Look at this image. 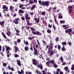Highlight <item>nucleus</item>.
Here are the masks:
<instances>
[{
    "label": "nucleus",
    "mask_w": 74,
    "mask_h": 74,
    "mask_svg": "<svg viewBox=\"0 0 74 74\" xmlns=\"http://www.w3.org/2000/svg\"><path fill=\"white\" fill-rule=\"evenodd\" d=\"M50 2L48 1H42V2L40 0L38 1V3L40 4H42L43 6H49V3Z\"/></svg>",
    "instance_id": "1"
},
{
    "label": "nucleus",
    "mask_w": 74,
    "mask_h": 74,
    "mask_svg": "<svg viewBox=\"0 0 74 74\" xmlns=\"http://www.w3.org/2000/svg\"><path fill=\"white\" fill-rule=\"evenodd\" d=\"M30 28L31 30H32V33L34 35H37V36H42L41 33H40L39 32L37 31L36 32L34 31V30H36L35 29L33 28L32 27H30Z\"/></svg>",
    "instance_id": "2"
},
{
    "label": "nucleus",
    "mask_w": 74,
    "mask_h": 74,
    "mask_svg": "<svg viewBox=\"0 0 74 74\" xmlns=\"http://www.w3.org/2000/svg\"><path fill=\"white\" fill-rule=\"evenodd\" d=\"M53 43L51 41H50V47L48 48V53L49 54L50 53V50L53 49Z\"/></svg>",
    "instance_id": "3"
},
{
    "label": "nucleus",
    "mask_w": 74,
    "mask_h": 74,
    "mask_svg": "<svg viewBox=\"0 0 74 74\" xmlns=\"http://www.w3.org/2000/svg\"><path fill=\"white\" fill-rule=\"evenodd\" d=\"M32 63L34 65H35L36 66H37V63L38 64V61L36 60V59H32Z\"/></svg>",
    "instance_id": "4"
},
{
    "label": "nucleus",
    "mask_w": 74,
    "mask_h": 74,
    "mask_svg": "<svg viewBox=\"0 0 74 74\" xmlns=\"http://www.w3.org/2000/svg\"><path fill=\"white\" fill-rule=\"evenodd\" d=\"M19 21V18H16L14 19L13 22L15 23V24H18V23H19L18 21Z\"/></svg>",
    "instance_id": "5"
},
{
    "label": "nucleus",
    "mask_w": 74,
    "mask_h": 74,
    "mask_svg": "<svg viewBox=\"0 0 74 74\" xmlns=\"http://www.w3.org/2000/svg\"><path fill=\"white\" fill-rule=\"evenodd\" d=\"M25 19L27 21H28L27 20H30L31 19L30 17H29V14H27L25 15Z\"/></svg>",
    "instance_id": "6"
},
{
    "label": "nucleus",
    "mask_w": 74,
    "mask_h": 74,
    "mask_svg": "<svg viewBox=\"0 0 74 74\" xmlns=\"http://www.w3.org/2000/svg\"><path fill=\"white\" fill-rule=\"evenodd\" d=\"M23 12H24V11L21 9L18 10V14L20 16H22V14Z\"/></svg>",
    "instance_id": "7"
},
{
    "label": "nucleus",
    "mask_w": 74,
    "mask_h": 74,
    "mask_svg": "<svg viewBox=\"0 0 74 74\" xmlns=\"http://www.w3.org/2000/svg\"><path fill=\"white\" fill-rule=\"evenodd\" d=\"M71 31H72L71 29H69L65 30V33H69V35H70V34H71V33H70L71 32Z\"/></svg>",
    "instance_id": "8"
},
{
    "label": "nucleus",
    "mask_w": 74,
    "mask_h": 74,
    "mask_svg": "<svg viewBox=\"0 0 74 74\" xmlns=\"http://www.w3.org/2000/svg\"><path fill=\"white\" fill-rule=\"evenodd\" d=\"M2 8L3 10H3V11H8V7H7L6 5H3L2 7Z\"/></svg>",
    "instance_id": "9"
},
{
    "label": "nucleus",
    "mask_w": 74,
    "mask_h": 74,
    "mask_svg": "<svg viewBox=\"0 0 74 74\" xmlns=\"http://www.w3.org/2000/svg\"><path fill=\"white\" fill-rule=\"evenodd\" d=\"M72 8V6H69L68 7V8L69 9V14H70V13H71V12H72L73 10L71 9Z\"/></svg>",
    "instance_id": "10"
},
{
    "label": "nucleus",
    "mask_w": 74,
    "mask_h": 74,
    "mask_svg": "<svg viewBox=\"0 0 74 74\" xmlns=\"http://www.w3.org/2000/svg\"><path fill=\"white\" fill-rule=\"evenodd\" d=\"M34 19L35 20L36 23H38L40 22V18H39L37 19V18H34Z\"/></svg>",
    "instance_id": "11"
},
{
    "label": "nucleus",
    "mask_w": 74,
    "mask_h": 74,
    "mask_svg": "<svg viewBox=\"0 0 74 74\" xmlns=\"http://www.w3.org/2000/svg\"><path fill=\"white\" fill-rule=\"evenodd\" d=\"M4 23H5V22L4 21H2L0 22V25L2 27L4 26Z\"/></svg>",
    "instance_id": "12"
},
{
    "label": "nucleus",
    "mask_w": 74,
    "mask_h": 74,
    "mask_svg": "<svg viewBox=\"0 0 74 74\" xmlns=\"http://www.w3.org/2000/svg\"><path fill=\"white\" fill-rule=\"evenodd\" d=\"M34 54L35 55H38V52L37 49H35V50H34Z\"/></svg>",
    "instance_id": "13"
},
{
    "label": "nucleus",
    "mask_w": 74,
    "mask_h": 74,
    "mask_svg": "<svg viewBox=\"0 0 74 74\" xmlns=\"http://www.w3.org/2000/svg\"><path fill=\"white\" fill-rule=\"evenodd\" d=\"M27 25L28 26H31L32 25H33V24L32 23H30V21L29 20H27Z\"/></svg>",
    "instance_id": "14"
},
{
    "label": "nucleus",
    "mask_w": 74,
    "mask_h": 74,
    "mask_svg": "<svg viewBox=\"0 0 74 74\" xmlns=\"http://www.w3.org/2000/svg\"><path fill=\"white\" fill-rule=\"evenodd\" d=\"M17 73L19 74H24V72L23 71V70L22 69L21 70V72L20 71H17Z\"/></svg>",
    "instance_id": "15"
},
{
    "label": "nucleus",
    "mask_w": 74,
    "mask_h": 74,
    "mask_svg": "<svg viewBox=\"0 0 74 74\" xmlns=\"http://www.w3.org/2000/svg\"><path fill=\"white\" fill-rule=\"evenodd\" d=\"M14 48H15L14 50H15L14 52H16H16H17V51L19 50V49H18V47H17V46H14Z\"/></svg>",
    "instance_id": "16"
},
{
    "label": "nucleus",
    "mask_w": 74,
    "mask_h": 74,
    "mask_svg": "<svg viewBox=\"0 0 74 74\" xmlns=\"http://www.w3.org/2000/svg\"><path fill=\"white\" fill-rule=\"evenodd\" d=\"M36 5H33L32 7H31V8H30V10L31 11H32L33 10H34V9L36 8Z\"/></svg>",
    "instance_id": "17"
},
{
    "label": "nucleus",
    "mask_w": 74,
    "mask_h": 74,
    "mask_svg": "<svg viewBox=\"0 0 74 74\" xmlns=\"http://www.w3.org/2000/svg\"><path fill=\"white\" fill-rule=\"evenodd\" d=\"M17 65L19 66H21V62L20 60H17Z\"/></svg>",
    "instance_id": "18"
},
{
    "label": "nucleus",
    "mask_w": 74,
    "mask_h": 74,
    "mask_svg": "<svg viewBox=\"0 0 74 74\" xmlns=\"http://www.w3.org/2000/svg\"><path fill=\"white\" fill-rule=\"evenodd\" d=\"M1 34L3 37H4L5 39H7V37L5 36V34L4 33V32H2L1 33Z\"/></svg>",
    "instance_id": "19"
},
{
    "label": "nucleus",
    "mask_w": 74,
    "mask_h": 74,
    "mask_svg": "<svg viewBox=\"0 0 74 74\" xmlns=\"http://www.w3.org/2000/svg\"><path fill=\"white\" fill-rule=\"evenodd\" d=\"M62 27H64V29H65V30H67L69 28V27H67V25H62Z\"/></svg>",
    "instance_id": "20"
},
{
    "label": "nucleus",
    "mask_w": 74,
    "mask_h": 74,
    "mask_svg": "<svg viewBox=\"0 0 74 74\" xmlns=\"http://www.w3.org/2000/svg\"><path fill=\"white\" fill-rule=\"evenodd\" d=\"M5 49H6V51H8L9 50H11V48H10V47L9 46H7V47H5Z\"/></svg>",
    "instance_id": "21"
},
{
    "label": "nucleus",
    "mask_w": 74,
    "mask_h": 74,
    "mask_svg": "<svg viewBox=\"0 0 74 74\" xmlns=\"http://www.w3.org/2000/svg\"><path fill=\"white\" fill-rule=\"evenodd\" d=\"M61 49L62 51H66V49L64 47V46H63V47Z\"/></svg>",
    "instance_id": "22"
},
{
    "label": "nucleus",
    "mask_w": 74,
    "mask_h": 74,
    "mask_svg": "<svg viewBox=\"0 0 74 74\" xmlns=\"http://www.w3.org/2000/svg\"><path fill=\"white\" fill-rule=\"evenodd\" d=\"M50 63H51V64H54L55 63V60H51L49 61Z\"/></svg>",
    "instance_id": "23"
},
{
    "label": "nucleus",
    "mask_w": 74,
    "mask_h": 74,
    "mask_svg": "<svg viewBox=\"0 0 74 74\" xmlns=\"http://www.w3.org/2000/svg\"><path fill=\"white\" fill-rule=\"evenodd\" d=\"M50 53H49L50 55H53L54 54V53L53 52V51L52 50H50Z\"/></svg>",
    "instance_id": "24"
},
{
    "label": "nucleus",
    "mask_w": 74,
    "mask_h": 74,
    "mask_svg": "<svg viewBox=\"0 0 74 74\" xmlns=\"http://www.w3.org/2000/svg\"><path fill=\"white\" fill-rule=\"evenodd\" d=\"M41 14L42 15H43V16H45V15H46V13H45V12H42L41 13Z\"/></svg>",
    "instance_id": "25"
},
{
    "label": "nucleus",
    "mask_w": 74,
    "mask_h": 74,
    "mask_svg": "<svg viewBox=\"0 0 74 74\" xmlns=\"http://www.w3.org/2000/svg\"><path fill=\"white\" fill-rule=\"evenodd\" d=\"M47 32L49 34H51V30H50L49 29H48L47 30Z\"/></svg>",
    "instance_id": "26"
},
{
    "label": "nucleus",
    "mask_w": 74,
    "mask_h": 74,
    "mask_svg": "<svg viewBox=\"0 0 74 74\" xmlns=\"http://www.w3.org/2000/svg\"><path fill=\"white\" fill-rule=\"evenodd\" d=\"M10 10L12 11V12H13V7L12 6H10Z\"/></svg>",
    "instance_id": "27"
},
{
    "label": "nucleus",
    "mask_w": 74,
    "mask_h": 74,
    "mask_svg": "<svg viewBox=\"0 0 74 74\" xmlns=\"http://www.w3.org/2000/svg\"><path fill=\"white\" fill-rule=\"evenodd\" d=\"M16 32L17 33H20V32L19 31V30L18 29H16V27L14 28Z\"/></svg>",
    "instance_id": "28"
},
{
    "label": "nucleus",
    "mask_w": 74,
    "mask_h": 74,
    "mask_svg": "<svg viewBox=\"0 0 74 74\" xmlns=\"http://www.w3.org/2000/svg\"><path fill=\"white\" fill-rule=\"evenodd\" d=\"M24 49L25 51H27L29 50V47H25Z\"/></svg>",
    "instance_id": "29"
},
{
    "label": "nucleus",
    "mask_w": 74,
    "mask_h": 74,
    "mask_svg": "<svg viewBox=\"0 0 74 74\" xmlns=\"http://www.w3.org/2000/svg\"><path fill=\"white\" fill-rule=\"evenodd\" d=\"M29 4H32L34 3V2H33V0H29Z\"/></svg>",
    "instance_id": "30"
},
{
    "label": "nucleus",
    "mask_w": 74,
    "mask_h": 74,
    "mask_svg": "<svg viewBox=\"0 0 74 74\" xmlns=\"http://www.w3.org/2000/svg\"><path fill=\"white\" fill-rule=\"evenodd\" d=\"M53 66L55 67V68H56V67H58V65L54 63L53 64Z\"/></svg>",
    "instance_id": "31"
},
{
    "label": "nucleus",
    "mask_w": 74,
    "mask_h": 74,
    "mask_svg": "<svg viewBox=\"0 0 74 74\" xmlns=\"http://www.w3.org/2000/svg\"><path fill=\"white\" fill-rule=\"evenodd\" d=\"M49 64H50V62H49V61L47 62L46 63V64H47V66L48 67L49 66Z\"/></svg>",
    "instance_id": "32"
},
{
    "label": "nucleus",
    "mask_w": 74,
    "mask_h": 74,
    "mask_svg": "<svg viewBox=\"0 0 74 74\" xmlns=\"http://www.w3.org/2000/svg\"><path fill=\"white\" fill-rule=\"evenodd\" d=\"M62 45H66L67 43L66 42H62Z\"/></svg>",
    "instance_id": "33"
},
{
    "label": "nucleus",
    "mask_w": 74,
    "mask_h": 74,
    "mask_svg": "<svg viewBox=\"0 0 74 74\" xmlns=\"http://www.w3.org/2000/svg\"><path fill=\"white\" fill-rule=\"evenodd\" d=\"M52 7H50L49 8V9H48V10H47V11H48L49 12H51V11L52 10Z\"/></svg>",
    "instance_id": "34"
},
{
    "label": "nucleus",
    "mask_w": 74,
    "mask_h": 74,
    "mask_svg": "<svg viewBox=\"0 0 74 74\" xmlns=\"http://www.w3.org/2000/svg\"><path fill=\"white\" fill-rule=\"evenodd\" d=\"M60 23H61V24L64 23H65V21L60 20Z\"/></svg>",
    "instance_id": "35"
},
{
    "label": "nucleus",
    "mask_w": 74,
    "mask_h": 74,
    "mask_svg": "<svg viewBox=\"0 0 74 74\" xmlns=\"http://www.w3.org/2000/svg\"><path fill=\"white\" fill-rule=\"evenodd\" d=\"M71 70H74V64H73L71 67Z\"/></svg>",
    "instance_id": "36"
},
{
    "label": "nucleus",
    "mask_w": 74,
    "mask_h": 74,
    "mask_svg": "<svg viewBox=\"0 0 74 74\" xmlns=\"http://www.w3.org/2000/svg\"><path fill=\"white\" fill-rule=\"evenodd\" d=\"M48 27L49 28H51L52 27V25H50V24H49Z\"/></svg>",
    "instance_id": "37"
},
{
    "label": "nucleus",
    "mask_w": 74,
    "mask_h": 74,
    "mask_svg": "<svg viewBox=\"0 0 74 74\" xmlns=\"http://www.w3.org/2000/svg\"><path fill=\"white\" fill-rule=\"evenodd\" d=\"M68 69H69V68H68V67L67 66H65L64 68V69L65 71H67V70H68Z\"/></svg>",
    "instance_id": "38"
},
{
    "label": "nucleus",
    "mask_w": 74,
    "mask_h": 74,
    "mask_svg": "<svg viewBox=\"0 0 74 74\" xmlns=\"http://www.w3.org/2000/svg\"><path fill=\"white\" fill-rule=\"evenodd\" d=\"M60 59L62 62H63V57H60Z\"/></svg>",
    "instance_id": "39"
},
{
    "label": "nucleus",
    "mask_w": 74,
    "mask_h": 74,
    "mask_svg": "<svg viewBox=\"0 0 74 74\" xmlns=\"http://www.w3.org/2000/svg\"><path fill=\"white\" fill-rule=\"evenodd\" d=\"M56 10V8L54 7L53 8H52V10H53L52 11H53V12H56V11L55 10Z\"/></svg>",
    "instance_id": "40"
},
{
    "label": "nucleus",
    "mask_w": 74,
    "mask_h": 74,
    "mask_svg": "<svg viewBox=\"0 0 74 74\" xmlns=\"http://www.w3.org/2000/svg\"><path fill=\"white\" fill-rule=\"evenodd\" d=\"M21 39H17V42L19 43L21 42Z\"/></svg>",
    "instance_id": "41"
},
{
    "label": "nucleus",
    "mask_w": 74,
    "mask_h": 74,
    "mask_svg": "<svg viewBox=\"0 0 74 74\" xmlns=\"http://www.w3.org/2000/svg\"><path fill=\"white\" fill-rule=\"evenodd\" d=\"M53 27L54 30H56V27H55V25H54V24L53 25Z\"/></svg>",
    "instance_id": "42"
},
{
    "label": "nucleus",
    "mask_w": 74,
    "mask_h": 74,
    "mask_svg": "<svg viewBox=\"0 0 74 74\" xmlns=\"http://www.w3.org/2000/svg\"><path fill=\"white\" fill-rule=\"evenodd\" d=\"M3 65L4 67H6V66H7V64H6V63H3Z\"/></svg>",
    "instance_id": "43"
},
{
    "label": "nucleus",
    "mask_w": 74,
    "mask_h": 74,
    "mask_svg": "<svg viewBox=\"0 0 74 74\" xmlns=\"http://www.w3.org/2000/svg\"><path fill=\"white\" fill-rule=\"evenodd\" d=\"M34 38V36H33L32 38L31 37H29L28 38V40H32V39H33Z\"/></svg>",
    "instance_id": "44"
},
{
    "label": "nucleus",
    "mask_w": 74,
    "mask_h": 74,
    "mask_svg": "<svg viewBox=\"0 0 74 74\" xmlns=\"http://www.w3.org/2000/svg\"><path fill=\"white\" fill-rule=\"evenodd\" d=\"M40 65L39 68H40V69H43V67H42V64H40Z\"/></svg>",
    "instance_id": "45"
},
{
    "label": "nucleus",
    "mask_w": 74,
    "mask_h": 74,
    "mask_svg": "<svg viewBox=\"0 0 74 74\" xmlns=\"http://www.w3.org/2000/svg\"><path fill=\"white\" fill-rule=\"evenodd\" d=\"M24 44H25V45H28L29 43L28 42V41H26L25 42H24Z\"/></svg>",
    "instance_id": "46"
},
{
    "label": "nucleus",
    "mask_w": 74,
    "mask_h": 74,
    "mask_svg": "<svg viewBox=\"0 0 74 74\" xmlns=\"http://www.w3.org/2000/svg\"><path fill=\"white\" fill-rule=\"evenodd\" d=\"M58 18L59 19H61L62 18H63V17L62 16H58Z\"/></svg>",
    "instance_id": "47"
},
{
    "label": "nucleus",
    "mask_w": 74,
    "mask_h": 74,
    "mask_svg": "<svg viewBox=\"0 0 74 74\" xmlns=\"http://www.w3.org/2000/svg\"><path fill=\"white\" fill-rule=\"evenodd\" d=\"M59 38L58 37H57L56 38V39H55L56 41H58V40H59Z\"/></svg>",
    "instance_id": "48"
},
{
    "label": "nucleus",
    "mask_w": 74,
    "mask_h": 74,
    "mask_svg": "<svg viewBox=\"0 0 74 74\" xmlns=\"http://www.w3.org/2000/svg\"><path fill=\"white\" fill-rule=\"evenodd\" d=\"M15 58H17V57H18V55L17 54H16L14 55Z\"/></svg>",
    "instance_id": "49"
},
{
    "label": "nucleus",
    "mask_w": 74,
    "mask_h": 74,
    "mask_svg": "<svg viewBox=\"0 0 74 74\" xmlns=\"http://www.w3.org/2000/svg\"><path fill=\"white\" fill-rule=\"evenodd\" d=\"M14 44L15 45H17V42L16 41H14Z\"/></svg>",
    "instance_id": "50"
},
{
    "label": "nucleus",
    "mask_w": 74,
    "mask_h": 74,
    "mask_svg": "<svg viewBox=\"0 0 74 74\" xmlns=\"http://www.w3.org/2000/svg\"><path fill=\"white\" fill-rule=\"evenodd\" d=\"M7 68L8 69V70H11V67H10V66H7Z\"/></svg>",
    "instance_id": "51"
},
{
    "label": "nucleus",
    "mask_w": 74,
    "mask_h": 74,
    "mask_svg": "<svg viewBox=\"0 0 74 74\" xmlns=\"http://www.w3.org/2000/svg\"><path fill=\"white\" fill-rule=\"evenodd\" d=\"M30 15H31V16L33 15H34V12H31L30 13Z\"/></svg>",
    "instance_id": "52"
},
{
    "label": "nucleus",
    "mask_w": 74,
    "mask_h": 74,
    "mask_svg": "<svg viewBox=\"0 0 74 74\" xmlns=\"http://www.w3.org/2000/svg\"><path fill=\"white\" fill-rule=\"evenodd\" d=\"M37 42L38 45H39V46H40L41 45H40V42H39V41H38V40H37Z\"/></svg>",
    "instance_id": "53"
},
{
    "label": "nucleus",
    "mask_w": 74,
    "mask_h": 74,
    "mask_svg": "<svg viewBox=\"0 0 74 74\" xmlns=\"http://www.w3.org/2000/svg\"><path fill=\"white\" fill-rule=\"evenodd\" d=\"M54 21L55 22H56L57 20H56V16H54Z\"/></svg>",
    "instance_id": "54"
},
{
    "label": "nucleus",
    "mask_w": 74,
    "mask_h": 74,
    "mask_svg": "<svg viewBox=\"0 0 74 74\" xmlns=\"http://www.w3.org/2000/svg\"><path fill=\"white\" fill-rule=\"evenodd\" d=\"M21 19H22V21H25V18H24V17H21Z\"/></svg>",
    "instance_id": "55"
},
{
    "label": "nucleus",
    "mask_w": 74,
    "mask_h": 74,
    "mask_svg": "<svg viewBox=\"0 0 74 74\" xmlns=\"http://www.w3.org/2000/svg\"><path fill=\"white\" fill-rule=\"evenodd\" d=\"M58 49H59V50H60V45H58Z\"/></svg>",
    "instance_id": "56"
},
{
    "label": "nucleus",
    "mask_w": 74,
    "mask_h": 74,
    "mask_svg": "<svg viewBox=\"0 0 74 74\" xmlns=\"http://www.w3.org/2000/svg\"><path fill=\"white\" fill-rule=\"evenodd\" d=\"M23 5H20L19 6V8H22V7H23Z\"/></svg>",
    "instance_id": "57"
},
{
    "label": "nucleus",
    "mask_w": 74,
    "mask_h": 74,
    "mask_svg": "<svg viewBox=\"0 0 74 74\" xmlns=\"http://www.w3.org/2000/svg\"><path fill=\"white\" fill-rule=\"evenodd\" d=\"M42 42L43 44H46V42H45V41H44V40H42Z\"/></svg>",
    "instance_id": "58"
},
{
    "label": "nucleus",
    "mask_w": 74,
    "mask_h": 74,
    "mask_svg": "<svg viewBox=\"0 0 74 74\" xmlns=\"http://www.w3.org/2000/svg\"><path fill=\"white\" fill-rule=\"evenodd\" d=\"M66 62H64V63L62 64V65L64 66V65H66Z\"/></svg>",
    "instance_id": "59"
},
{
    "label": "nucleus",
    "mask_w": 74,
    "mask_h": 74,
    "mask_svg": "<svg viewBox=\"0 0 74 74\" xmlns=\"http://www.w3.org/2000/svg\"><path fill=\"white\" fill-rule=\"evenodd\" d=\"M7 54H9L10 53V51L9 50H7L6 51Z\"/></svg>",
    "instance_id": "60"
},
{
    "label": "nucleus",
    "mask_w": 74,
    "mask_h": 74,
    "mask_svg": "<svg viewBox=\"0 0 74 74\" xmlns=\"http://www.w3.org/2000/svg\"><path fill=\"white\" fill-rule=\"evenodd\" d=\"M69 46H71V42H69Z\"/></svg>",
    "instance_id": "61"
},
{
    "label": "nucleus",
    "mask_w": 74,
    "mask_h": 74,
    "mask_svg": "<svg viewBox=\"0 0 74 74\" xmlns=\"http://www.w3.org/2000/svg\"><path fill=\"white\" fill-rule=\"evenodd\" d=\"M57 71H56L59 73V71L60 70V69H57Z\"/></svg>",
    "instance_id": "62"
},
{
    "label": "nucleus",
    "mask_w": 74,
    "mask_h": 74,
    "mask_svg": "<svg viewBox=\"0 0 74 74\" xmlns=\"http://www.w3.org/2000/svg\"><path fill=\"white\" fill-rule=\"evenodd\" d=\"M10 70H12V71H14V68H11Z\"/></svg>",
    "instance_id": "63"
},
{
    "label": "nucleus",
    "mask_w": 74,
    "mask_h": 74,
    "mask_svg": "<svg viewBox=\"0 0 74 74\" xmlns=\"http://www.w3.org/2000/svg\"><path fill=\"white\" fill-rule=\"evenodd\" d=\"M60 74H63V72H62L61 71H60Z\"/></svg>",
    "instance_id": "64"
}]
</instances>
